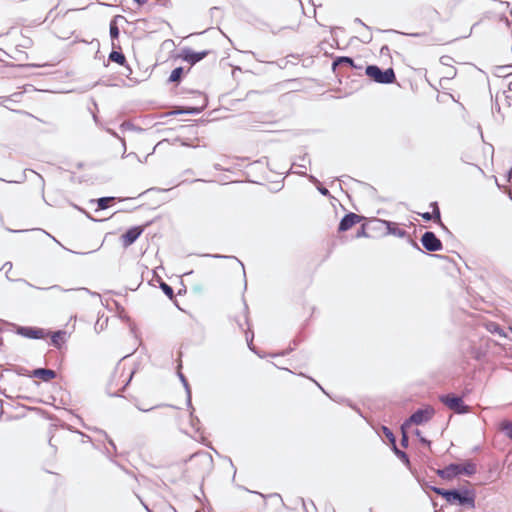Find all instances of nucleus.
Wrapping results in <instances>:
<instances>
[{
    "label": "nucleus",
    "instance_id": "nucleus-40",
    "mask_svg": "<svg viewBox=\"0 0 512 512\" xmlns=\"http://www.w3.org/2000/svg\"><path fill=\"white\" fill-rule=\"evenodd\" d=\"M420 216H421L425 221H430V220H432V214H431L430 212L420 213Z\"/></svg>",
    "mask_w": 512,
    "mask_h": 512
},
{
    "label": "nucleus",
    "instance_id": "nucleus-36",
    "mask_svg": "<svg viewBox=\"0 0 512 512\" xmlns=\"http://www.w3.org/2000/svg\"><path fill=\"white\" fill-rule=\"evenodd\" d=\"M400 442H401V445L404 448L408 447V445H409V438H408L407 432L402 433V437H401V441Z\"/></svg>",
    "mask_w": 512,
    "mask_h": 512
},
{
    "label": "nucleus",
    "instance_id": "nucleus-14",
    "mask_svg": "<svg viewBox=\"0 0 512 512\" xmlns=\"http://www.w3.org/2000/svg\"><path fill=\"white\" fill-rule=\"evenodd\" d=\"M383 235H394L399 238L408 237V233L406 230L398 227V224L388 220L387 226Z\"/></svg>",
    "mask_w": 512,
    "mask_h": 512
},
{
    "label": "nucleus",
    "instance_id": "nucleus-19",
    "mask_svg": "<svg viewBox=\"0 0 512 512\" xmlns=\"http://www.w3.org/2000/svg\"><path fill=\"white\" fill-rule=\"evenodd\" d=\"M108 60L121 66L128 67L125 55L122 51L115 50V47H113L112 51L109 53Z\"/></svg>",
    "mask_w": 512,
    "mask_h": 512
},
{
    "label": "nucleus",
    "instance_id": "nucleus-20",
    "mask_svg": "<svg viewBox=\"0 0 512 512\" xmlns=\"http://www.w3.org/2000/svg\"><path fill=\"white\" fill-rule=\"evenodd\" d=\"M203 256L211 257V258H215V259H235L241 265L242 270H243V276L246 279L244 264L237 257L231 256V255H222V254H204ZM246 288H247V281L245 280L244 289H246Z\"/></svg>",
    "mask_w": 512,
    "mask_h": 512
},
{
    "label": "nucleus",
    "instance_id": "nucleus-55",
    "mask_svg": "<svg viewBox=\"0 0 512 512\" xmlns=\"http://www.w3.org/2000/svg\"><path fill=\"white\" fill-rule=\"evenodd\" d=\"M136 4H138L139 6H143L144 4L147 3V0H133Z\"/></svg>",
    "mask_w": 512,
    "mask_h": 512
},
{
    "label": "nucleus",
    "instance_id": "nucleus-4",
    "mask_svg": "<svg viewBox=\"0 0 512 512\" xmlns=\"http://www.w3.org/2000/svg\"><path fill=\"white\" fill-rule=\"evenodd\" d=\"M439 400L443 405L457 414H466L470 411L469 406L464 403L462 396L448 393L440 395Z\"/></svg>",
    "mask_w": 512,
    "mask_h": 512
},
{
    "label": "nucleus",
    "instance_id": "nucleus-21",
    "mask_svg": "<svg viewBox=\"0 0 512 512\" xmlns=\"http://www.w3.org/2000/svg\"><path fill=\"white\" fill-rule=\"evenodd\" d=\"M178 376H179V379L185 389V392H186V400H187V405L188 406H192V403H191V398H192V392H191V387L188 383V380L187 378L185 377V375L182 373V372H178Z\"/></svg>",
    "mask_w": 512,
    "mask_h": 512
},
{
    "label": "nucleus",
    "instance_id": "nucleus-57",
    "mask_svg": "<svg viewBox=\"0 0 512 512\" xmlns=\"http://www.w3.org/2000/svg\"><path fill=\"white\" fill-rule=\"evenodd\" d=\"M478 24H479V22H476V23H474V24H473V26H472V27H471V29H470L469 34H468L466 37H468V36H470V35H471V33H472L473 29H474Z\"/></svg>",
    "mask_w": 512,
    "mask_h": 512
},
{
    "label": "nucleus",
    "instance_id": "nucleus-12",
    "mask_svg": "<svg viewBox=\"0 0 512 512\" xmlns=\"http://www.w3.org/2000/svg\"><path fill=\"white\" fill-rule=\"evenodd\" d=\"M206 105H207V99L203 98L201 106L178 107L174 111L170 112L169 115H180V114L198 115L205 109Z\"/></svg>",
    "mask_w": 512,
    "mask_h": 512
},
{
    "label": "nucleus",
    "instance_id": "nucleus-28",
    "mask_svg": "<svg viewBox=\"0 0 512 512\" xmlns=\"http://www.w3.org/2000/svg\"><path fill=\"white\" fill-rule=\"evenodd\" d=\"M501 430L506 434V436L512 440V422L508 420H504L501 423Z\"/></svg>",
    "mask_w": 512,
    "mask_h": 512
},
{
    "label": "nucleus",
    "instance_id": "nucleus-51",
    "mask_svg": "<svg viewBox=\"0 0 512 512\" xmlns=\"http://www.w3.org/2000/svg\"><path fill=\"white\" fill-rule=\"evenodd\" d=\"M244 310H245V322L248 324V305L247 303L244 301Z\"/></svg>",
    "mask_w": 512,
    "mask_h": 512
},
{
    "label": "nucleus",
    "instance_id": "nucleus-52",
    "mask_svg": "<svg viewBox=\"0 0 512 512\" xmlns=\"http://www.w3.org/2000/svg\"><path fill=\"white\" fill-rule=\"evenodd\" d=\"M434 258L442 259V260H448V256L440 255V254H433Z\"/></svg>",
    "mask_w": 512,
    "mask_h": 512
},
{
    "label": "nucleus",
    "instance_id": "nucleus-11",
    "mask_svg": "<svg viewBox=\"0 0 512 512\" xmlns=\"http://www.w3.org/2000/svg\"><path fill=\"white\" fill-rule=\"evenodd\" d=\"M31 378H38L43 382H50L52 379H55L57 376L56 371L48 368H36L33 369L28 375Z\"/></svg>",
    "mask_w": 512,
    "mask_h": 512
},
{
    "label": "nucleus",
    "instance_id": "nucleus-5",
    "mask_svg": "<svg viewBox=\"0 0 512 512\" xmlns=\"http://www.w3.org/2000/svg\"><path fill=\"white\" fill-rule=\"evenodd\" d=\"M210 53V50L194 51L190 47H183L180 50L179 58L189 63L190 65H195L196 63L206 58Z\"/></svg>",
    "mask_w": 512,
    "mask_h": 512
},
{
    "label": "nucleus",
    "instance_id": "nucleus-31",
    "mask_svg": "<svg viewBox=\"0 0 512 512\" xmlns=\"http://www.w3.org/2000/svg\"><path fill=\"white\" fill-rule=\"evenodd\" d=\"M296 173H297L298 175H300V176L306 177V178L309 180V182H311L312 184H315L316 186L320 183V182L318 181V179H317L314 175L307 174V173H306V172H304V171H298V172H296Z\"/></svg>",
    "mask_w": 512,
    "mask_h": 512
},
{
    "label": "nucleus",
    "instance_id": "nucleus-49",
    "mask_svg": "<svg viewBox=\"0 0 512 512\" xmlns=\"http://www.w3.org/2000/svg\"><path fill=\"white\" fill-rule=\"evenodd\" d=\"M134 373H135V371H132V372L130 373V376H129V378L126 380V382H125V384H124V386H123L122 390H123V389H125V388H126V386L130 383V381H131V379H132V377H133Z\"/></svg>",
    "mask_w": 512,
    "mask_h": 512
},
{
    "label": "nucleus",
    "instance_id": "nucleus-7",
    "mask_svg": "<svg viewBox=\"0 0 512 512\" xmlns=\"http://www.w3.org/2000/svg\"><path fill=\"white\" fill-rule=\"evenodd\" d=\"M362 220H364V216L358 215L354 212H348L341 218L338 224V232H346Z\"/></svg>",
    "mask_w": 512,
    "mask_h": 512
},
{
    "label": "nucleus",
    "instance_id": "nucleus-64",
    "mask_svg": "<svg viewBox=\"0 0 512 512\" xmlns=\"http://www.w3.org/2000/svg\"><path fill=\"white\" fill-rule=\"evenodd\" d=\"M509 91L512 92V81L509 83Z\"/></svg>",
    "mask_w": 512,
    "mask_h": 512
},
{
    "label": "nucleus",
    "instance_id": "nucleus-22",
    "mask_svg": "<svg viewBox=\"0 0 512 512\" xmlns=\"http://www.w3.org/2000/svg\"><path fill=\"white\" fill-rule=\"evenodd\" d=\"M109 33H110V38L112 40V47H115L114 41L116 39H118L119 35H120V30H119V27H118V25L116 23V19L115 18L110 22Z\"/></svg>",
    "mask_w": 512,
    "mask_h": 512
},
{
    "label": "nucleus",
    "instance_id": "nucleus-30",
    "mask_svg": "<svg viewBox=\"0 0 512 512\" xmlns=\"http://www.w3.org/2000/svg\"><path fill=\"white\" fill-rule=\"evenodd\" d=\"M414 434L421 444L430 447L431 441L424 437L419 429H415Z\"/></svg>",
    "mask_w": 512,
    "mask_h": 512
},
{
    "label": "nucleus",
    "instance_id": "nucleus-39",
    "mask_svg": "<svg viewBox=\"0 0 512 512\" xmlns=\"http://www.w3.org/2000/svg\"><path fill=\"white\" fill-rule=\"evenodd\" d=\"M246 340H247V343H248V347L251 351H253L254 353H256L253 345H252V340H253V334L251 335V338L248 337V333L246 332Z\"/></svg>",
    "mask_w": 512,
    "mask_h": 512
},
{
    "label": "nucleus",
    "instance_id": "nucleus-48",
    "mask_svg": "<svg viewBox=\"0 0 512 512\" xmlns=\"http://www.w3.org/2000/svg\"><path fill=\"white\" fill-rule=\"evenodd\" d=\"M372 40V35L367 34L366 36H363L362 42L369 43Z\"/></svg>",
    "mask_w": 512,
    "mask_h": 512
},
{
    "label": "nucleus",
    "instance_id": "nucleus-2",
    "mask_svg": "<svg viewBox=\"0 0 512 512\" xmlns=\"http://www.w3.org/2000/svg\"><path fill=\"white\" fill-rule=\"evenodd\" d=\"M476 464L470 460L464 463H450L442 469L437 470V475L445 480H452L459 475L472 476L476 473Z\"/></svg>",
    "mask_w": 512,
    "mask_h": 512
},
{
    "label": "nucleus",
    "instance_id": "nucleus-25",
    "mask_svg": "<svg viewBox=\"0 0 512 512\" xmlns=\"http://www.w3.org/2000/svg\"><path fill=\"white\" fill-rule=\"evenodd\" d=\"M381 430H382L383 434L385 435V437L387 438L391 447L395 446L396 445V437H395L394 433L392 432V430L390 428H388L387 426H382Z\"/></svg>",
    "mask_w": 512,
    "mask_h": 512
},
{
    "label": "nucleus",
    "instance_id": "nucleus-45",
    "mask_svg": "<svg viewBox=\"0 0 512 512\" xmlns=\"http://www.w3.org/2000/svg\"><path fill=\"white\" fill-rule=\"evenodd\" d=\"M121 128H122V129H132V128H134V126H133V124H132V123H130V122H123V123L121 124Z\"/></svg>",
    "mask_w": 512,
    "mask_h": 512
},
{
    "label": "nucleus",
    "instance_id": "nucleus-8",
    "mask_svg": "<svg viewBox=\"0 0 512 512\" xmlns=\"http://www.w3.org/2000/svg\"><path fill=\"white\" fill-rule=\"evenodd\" d=\"M434 413L435 410L431 406L419 408L411 414L410 421L414 422L415 425H422L428 422L433 417Z\"/></svg>",
    "mask_w": 512,
    "mask_h": 512
},
{
    "label": "nucleus",
    "instance_id": "nucleus-43",
    "mask_svg": "<svg viewBox=\"0 0 512 512\" xmlns=\"http://www.w3.org/2000/svg\"><path fill=\"white\" fill-rule=\"evenodd\" d=\"M13 265H12V262L10 261H7L3 264L2 268L1 269H7V272L8 273L11 269H12Z\"/></svg>",
    "mask_w": 512,
    "mask_h": 512
},
{
    "label": "nucleus",
    "instance_id": "nucleus-18",
    "mask_svg": "<svg viewBox=\"0 0 512 512\" xmlns=\"http://www.w3.org/2000/svg\"><path fill=\"white\" fill-rule=\"evenodd\" d=\"M66 334L67 333L64 330H57L53 332L51 335V345L58 349L61 348L66 341Z\"/></svg>",
    "mask_w": 512,
    "mask_h": 512
},
{
    "label": "nucleus",
    "instance_id": "nucleus-13",
    "mask_svg": "<svg viewBox=\"0 0 512 512\" xmlns=\"http://www.w3.org/2000/svg\"><path fill=\"white\" fill-rule=\"evenodd\" d=\"M340 65H347L353 69L361 70L363 67L362 65H357L353 58L349 56H337L333 62H332V70L335 71L336 68Z\"/></svg>",
    "mask_w": 512,
    "mask_h": 512
},
{
    "label": "nucleus",
    "instance_id": "nucleus-15",
    "mask_svg": "<svg viewBox=\"0 0 512 512\" xmlns=\"http://www.w3.org/2000/svg\"><path fill=\"white\" fill-rule=\"evenodd\" d=\"M188 71H190V68H189V69H187V70H185V69H184V67H182V66H179V67L174 68V69L171 71V73H170V75H169V77H168V79H167V82H168V83L180 84V83H181V81L183 80V78H184L185 74H186Z\"/></svg>",
    "mask_w": 512,
    "mask_h": 512
},
{
    "label": "nucleus",
    "instance_id": "nucleus-47",
    "mask_svg": "<svg viewBox=\"0 0 512 512\" xmlns=\"http://www.w3.org/2000/svg\"><path fill=\"white\" fill-rule=\"evenodd\" d=\"M38 177H39V181H40L41 192L43 194L44 193V187H45V181H44V179H43V177L41 175L38 174Z\"/></svg>",
    "mask_w": 512,
    "mask_h": 512
},
{
    "label": "nucleus",
    "instance_id": "nucleus-58",
    "mask_svg": "<svg viewBox=\"0 0 512 512\" xmlns=\"http://www.w3.org/2000/svg\"><path fill=\"white\" fill-rule=\"evenodd\" d=\"M306 159H307V154H304V155L299 157V160L302 161V162H304Z\"/></svg>",
    "mask_w": 512,
    "mask_h": 512
},
{
    "label": "nucleus",
    "instance_id": "nucleus-60",
    "mask_svg": "<svg viewBox=\"0 0 512 512\" xmlns=\"http://www.w3.org/2000/svg\"><path fill=\"white\" fill-rule=\"evenodd\" d=\"M293 165L299 166L301 168H305L306 167L305 164H303V163L297 164L296 162H294Z\"/></svg>",
    "mask_w": 512,
    "mask_h": 512
},
{
    "label": "nucleus",
    "instance_id": "nucleus-53",
    "mask_svg": "<svg viewBox=\"0 0 512 512\" xmlns=\"http://www.w3.org/2000/svg\"><path fill=\"white\" fill-rule=\"evenodd\" d=\"M448 77L453 78L456 75V70L451 68L450 71L447 72Z\"/></svg>",
    "mask_w": 512,
    "mask_h": 512
},
{
    "label": "nucleus",
    "instance_id": "nucleus-34",
    "mask_svg": "<svg viewBox=\"0 0 512 512\" xmlns=\"http://www.w3.org/2000/svg\"><path fill=\"white\" fill-rule=\"evenodd\" d=\"M415 425L414 422L410 421V417L407 418L402 424H401V433L407 432V430L412 426Z\"/></svg>",
    "mask_w": 512,
    "mask_h": 512
},
{
    "label": "nucleus",
    "instance_id": "nucleus-6",
    "mask_svg": "<svg viewBox=\"0 0 512 512\" xmlns=\"http://www.w3.org/2000/svg\"><path fill=\"white\" fill-rule=\"evenodd\" d=\"M421 244L428 252H437L442 250L443 244L441 240L432 231H426L420 238Z\"/></svg>",
    "mask_w": 512,
    "mask_h": 512
},
{
    "label": "nucleus",
    "instance_id": "nucleus-35",
    "mask_svg": "<svg viewBox=\"0 0 512 512\" xmlns=\"http://www.w3.org/2000/svg\"><path fill=\"white\" fill-rule=\"evenodd\" d=\"M317 190L323 196H329L330 195L329 190L326 187H324L322 184H320V183L317 185Z\"/></svg>",
    "mask_w": 512,
    "mask_h": 512
},
{
    "label": "nucleus",
    "instance_id": "nucleus-10",
    "mask_svg": "<svg viewBox=\"0 0 512 512\" xmlns=\"http://www.w3.org/2000/svg\"><path fill=\"white\" fill-rule=\"evenodd\" d=\"M141 226H132L128 228L120 237L124 248L131 246L143 233Z\"/></svg>",
    "mask_w": 512,
    "mask_h": 512
},
{
    "label": "nucleus",
    "instance_id": "nucleus-29",
    "mask_svg": "<svg viewBox=\"0 0 512 512\" xmlns=\"http://www.w3.org/2000/svg\"><path fill=\"white\" fill-rule=\"evenodd\" d=\"M356 238H362V237H365V238H370V237H373V235H371L369 233V230L367 228V224H363L360 229L357 231L356 235H355Z\"/></svg>",
    "mask_w": 512,
    "mask_h": 512
},
{
    "label": "nucleus",
    "instance_id": "nucleus-26",
    "mask_svg": "<svg viewBox=\"0 0 512 512\" xmlns=\"http://www.w3.org/2000/svg\"><path fill=\"white\" fill-rule=\"evenodd\" d=\"M160 289L163 291V293L170 299L173 300L175 298L174 289L172 286L167 284L164 281L160 282Z\"/></svg>",
    "mask_w": 512,
    "mask_h": 512
},
{
    "label": "nucleus",
    "instance_id": "nucleus-42",
    "mask_svg": "<svg viewBox=\"0 0 512 512\" xmlns=\"http://www.w3.org/2000/svg\"><path fill=\"white\" fill-rule=\"evenodd\" d=\"M94 328L96 332L102 331L104 329V324L100 323V320H98Z\"/></svg>",
    "mask_w": 512,
    "mask_h": 512
},
{
    "label": "nucleus",
    "instance_id": "nucleus-62",
    "mask_svg": "<svg viewBox=\"0 0 512 512\" xmlns=\"http://www.w3.org/2000/svg\"><path fill=\"white\" fill-rule=\"evenodd\" d=\"M386 50H388V47L387 46H383L382 49H381V53L386 52Z\"/></svg>",
    "mask_w": 512,
    "mask_h": 512
},
{
    "label": "nucleus",
    "instance_id": "nucleus-32",
    "mask_svg": "<svg viewBox=\"0 0 512 512\" xmlns=\"http://www.w3.org/2000/svg\"><path fill=\"white\" fill-rule=\"evenodd\" d=\"M488 329L493 333H497L502 336L505 335L503 329L497 323H490Z\"/></svg>",
    "mask_w": 512,
    "mask_h": 512
},
{
    "label": "nucleus",
    "instance_id": "nucleus-59",
    "mask_svg": "<svg viewBox=\"0 0 512 512\" xmlns=\"http://www.w3.org/2000/svg\"><path fill=\"white\" fill-rule=\"evenodd\" d=\"M140 411H143V412H148L150 410H152L153 408H148V409H145V408H141V407H137Z\"/></svg>",
    "mask_w": 512,
    "mask_h": 512
},
{
    "label": "nucleus",
    "instance_id": "nucleus-24",
    "mask_svg": "<svg viewBox=\"0 0 512 512\" xmlns=\"http://www.w3.org/2000/svg\"><path fill=\"white\" fill-rule=\"evenodd\" d=\"M113 200H114V197H100L96 200H91V202L97 203L98 210H105L108 208L109 203Z\"/></svg>",
    "mask_w": 512,
    "mask_h": 512
},
{
    "label": "nucleus",
    "instance_id": "nucleus-44",
    "mask_svg": "<svg viewBox=\"0 0 512 512\" xmlns=\"http://www.w3.org/2000/svg\"><path fill=\"white\" fill-rule=\"evenodd\" d=\"M74 207L76 209H78L79 211L83 212L89 219H91L92 221H97L96 219H94L88 212H86L84 209L74 205Z\"/></svg>",
    "mask_w": 512,
    "mask_h": 512
},
{
    "label": "nucleus",
    "instance_id": "nucleus-54",
    "mask_svg": "<svg viewBox=\"0 0 512 512\" xmlns=\"http://www.w3.org/2000/svg\"><path fill=\"white\" fill-rule=\"evenodd\" d=\"M430 207L432 208V210L439 208L438 202L437 201L431 202Z\"/></svg>",
    "mask_w": 512,
    "mask_h": 512
},
{
    "label": "nucleus",
    "instance_id": "nucleus-33",
    "mask_svg": "<svg viewBox=\"0 0 512 512\" xmlns=\"http://www.w3.org/2000/svg\"><path fill=\"white\" fill-rule=\"evenodd\" d=\"M470 351H471L472 357L476 360H481V358L484 356V353L478 348L471 347Z\"/></svg>",
    "mask_w": 512,
    "mask_h": 512
},
{
    "label": "nucleus",
    "instance_id": "nucleus-27",
    "mask_svg": "<svg viewBox=\"0 0 512 512\" xmlns=\"http://www.w3.org/2000/svg\"><path fill=\"white\" fill-rule=\"evenodd\" d=\"M432 214V220H434L435 222H438L440 224V226L442 227L443 230H445L447 233H450V231L448 230V228L441 222V213H440V209L437 208V209H434L432 210V212H430Z\"/></svg>",
    "mask_w": 512,
    "mask_h": 512
},
{
    "label": "nucleus",
    "instance_id": "nucleus-61",
    "mask_svg": "<svg viewBox=\"0 0 512 512\" xmlns=\"http://www.w3.org/2000/svg\"><path fill=\"white\" fill-rule=\"evenodd\" d=\"M109 396H111V397H119L120 394L119 393H109Z\"/></svg>",
    "mask_w": 512,
    "mask_h": 512
},
{
    "label": "nucleus",
    "instance_id": "nucleus-37",
    "mask_svg": "<svg viewBox=\"0 0 512 512\" xmlns=\"http://www.w3.org/2000/svg\"><path fill=\"white\" fill-rule=\"evenodd\" d=\"M408 242L410 243V245L416 249L417 251L421 252V253H424L423 249L418 245L417 242H415L414 240H412L411 238H408Z\"/></svg>",
    "mask_w": 512,
    "mask_h": 512
},
{
    "label": "nucleus",
    "instance_id": "nucleus-3",
    "mask_svg": "<svg viewBox=\"0 0 512 512\" xmlns=\"http://www.w3.org/2000/svg\"><path fill=\"white\" fill-rule=\"evenodd\" d=\"M365 74L379 84H392L396 81L394 69L391 67L382 69L378 65L370 64L366 66Z\"/></svg>",
    "mask_w": 512,
    "mask_h": 512
},
{
    "label": "nucleus",
    "instance_id": "nucleus-38",
    "mask_svg": "<svg viewBox=\"0 0 512 512\" xmlns=\"http://www.w3.org/2000/svg\"><path fill=\"white\" fill-rule=\"evenodd\" d=\"M300 341H301L300 339H294V340H293V342H292V343H293V347H290L289 349H287L286 351H284V352L282 353V355H287V354H289L291 351H293V350H294V348H295V347L300 343Z\"/></svg>",
    "mask_w": 512,
    "mask_h": 512
},
{
    "label": "nucleus",
    "instance_id": "nucleus-50",
    "mask_svg": "<svg viewBox=\"0 0 512 512\" xmlns=\"http://www.w3.org/2000/svg\"><path fill=\"white\" fill-rule=\"evenodd\" d=\"M354 22L363 25L368 31L370 30V27L364 24L360 18H355Z\"/></svg>",
    "mask_w": 512,
    "mask_h": 512
},
{
    "label": "nucleus",
    "instance_id": "nucleus-1",
    "mask_svg": "<svg viewBox=\"0 0 512 512\" xmlns=\"http://www.w3.org/2000/svg\"><path fill=\"white\" fill-rule=\"evenodd\" d=\"M429 489L443 497L450 505L457 504L462 507L475 508L476 492L469 487L444 489L436 486H429Z\"/></svg>",
    "mask_w": 512,
    "mask_h": 512
},
{
    "label": "nucleus",
    "instance_id": "nucleus-63",
    "mask_svg": "<svg viewBox=\"0 0 512 512\" xmlns=\"http://www.w3.org/2000/svg\"><path fill=\"white\" fill-rule=\"evenodd\" d=\"M386 50H388V47L387 46H383L382 49H381V53L386 52Z\"/></svg>",
    "mask_w": 512,
    "mask_h": 512
},
{
    "label": "nucleus",
    "instance_id": "nucleus-9",
    "mask_svg": "<svg viewBox=\"0 0 512 512\" xmlns=\"http://www.w3.org/2000/svg\"><path fill=\"white\" fill-rule=\"evenodd\" d=\"M16 333L28 339H43L46 336L43 328L33 326H16Z\"/></svg>",
    "mask_w": 512,
    "mask_h": 512
},
{
    "label": "nucleus",
    "instance_id": "nucleus-41",
    "mask_svg": "<svg viewBox=\"0 0 512 512\" xmlns=\"http://www.w3.org/2000/svg\"><path fill=\"white\" fill-rule=\"evenodd\" d=\"M451 60H452V58H451V57H449V56H442V57L440 58V62H441V64H443V65H449V61H451Z\"/></svg>",
    "mask_w": 512,
    "mask_h": 512
},
{
    "label": "nucleus",
    "instance_id": "nucleus-46",
    "mask_svg": "<svg viewBox=\"0 0 512 512\" xmlns=\"http://www.w3.org/2000/svg\"><path fill=\"white\" fill-rule=\"evenodd\" d=\"M102 433L106 436V438H107V440H108L109 445H110L114 450H116V445H115L114 441H113L111 438H109V437L107 436L106 432L102 431Z\"/></svg>",
    "mask_w": 512,
    "mask_h": 512
},
{
    "label": "nucleus",
    "instance_id": "nucleus-17",
    "mask_svg": "<svg viewBox=\"0 0 512 512\" xmlns=\"http://www.w3.org/2000/svg\"><path fill=\"white\" fill-rule=\"evenodd\" d=\"M190 461L191 462L196 461L202 465L211 466L213 459H212V456L208 452H200V453L193 454L190 457Z\"/></svg>",
    "mask_w": 512,
    "mask_h": 512
},
{
    "label": "nucleus",
    "instance_id": "nucleus-16",
    "mask_svg": "<svg viewBox=\"0 0 512 512\" xmlns=\"http://www.w3.org/2000/svg\"><path fill=\"white\" fill-rule=\"evenodd\" d=\"M387 223L388 220L373 218L369 220L366 224L370 232H381L383 234L384 229H386Z\"/></svg>",
    "mask_w": 512,
    "mask_h": 512
},
{
    "label": "nucleus",
    "instance_id": "nucleus-56",
    "mask_svg": "<svg viewBox=\"0 0 512 512\" xmlns=\"http://www.w3.org/2000/svg\"><path fill=\"white\" fill-rule=\"evenodd\" d=\"M108 132H109L112 136L119 138L118 134H117L114 130L108 129Z\"/></svg>",
    "mask_w": 512,
    "mask_h": 512
},
{
    "label": "nucleus",
    "instance_id": "nucleus-23",
    "mask_svg": "<svg viewBox=\"0 0 512 512\" xmlns=\"http://www.w3.org/2000/svg\"><path fill=\"white\" fill-rule=\"evenodd\" d=\"M392 451L394 452V454L406 465V466H409L410 465V460H409V456L406 452L398 449L397 445L391 447Z\"/></svg>",
    "mask_w": 512,
    "mask_h": 512
}]
</instances>
